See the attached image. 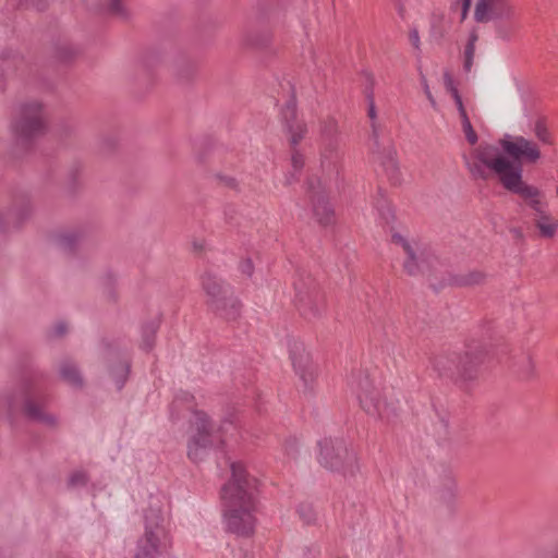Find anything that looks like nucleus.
<instances>
[{"label":"nucleus","mask_w":558,"mask_h":558,"mask_svg":"<svg viewBox=\"0 0 558 558\" xmlns=\"http://www.w3.org/2000/svg\"><path fill=\"white\" fill-rule=\"evenodd\" d=\"M463 161L475 179L487 180L490 174L496 175L502 186L520 195L532 211L547 205L542 190L523 181V166L510 161L497 147L475 146L463 155Z\"/></svg>","instance_id":"f257e3e1"},{"label":"nucleus","mask_w":558,"mask_h":558,"mask_svg":"<svg viewBox=\"0 0 558 558\" xmlns=\"http://www.w3.org/2000/svg\"><path fill=\"white\" fill-rule=\"evenodd\" d=\"M231 478L221 487L223 518L227 530L238 536L254 533L257 481L240 462H230Z\"/></svg>","instance_id":"f03ea898"},{"label":"nucleus","mask_w":558,"mask_h":558,"mask_svg":"<svg viewBox=\"0 0 558 558\" xmlns=\"http://www.w3.org/2000/svg\"><path fill=\"white\" fill-rule=\"evenodd\" d=\"M234 421H191L187 429V457L193 463L207 459L211 450L225 444L226 435L235 429Z\"/></svg>","instance_id":"7ed1b4c3"},{"label":"nucleus","mask_w":558,"mask_h":558,"mask_svg":"<svg viewBox=\"0 0 558 558\" xmlns=\"http://www.w3.org/2000/svg\"><path fill=\"white\" fill-rule=\"evenodd\" d=\"M144 523L145 531L137 541L134 558H159L168 539L163 504L159 497L151 496L149 498Z\"/></svg>","instance_id":"20e7f679"},{"label":"nucleus","mask_w":558,"mask_h":558,"mask_svg":"<svg viewBox=\"0 0 558 558\" xmlns=\"http://www.w3.org/2000/svg\"><path fill=\"white\" fill-rule=\"evenodd\" d=\"M360 407L369 416L397 415L400 401L392 388L379 387L367 375L360 374L351 384Z\"/></svg>","instance_id":"39448f33"},{"label":"nucleus","mask_w":558,"mask_h":558,"mask_svg":"<svg viewBox=\"0 0 558 558\" xmlns=\"http://www.w3.org/2000/svg\"><path fill=\"white\" fill-rule=\"evenodd\" d=\"M23 414L28 418H51L47 412V400L33 396L23 388H12L0 396V415Z\"/></svg>","instance_id":"423d86ee"},{"label":"nucleus","mask_w":558,"mask_h":558,"mask_svg":"<svg viewBox=\"0 0 558 558\" xmlns=\"http://www.w3.org/2000/svg\"><path fill=\"white\" fill-rule=\"evenodd\" d=\"M319 453L318 462L326 469L354 475L356 471V456L349 449L344 439L339 437H325L317 442Z\"/></svg>","instance_id":"0eeeda50"},{"label":"nucleus","mask_w":558,"mask_h":558,"mask_svg":"<svg viewBox=\"0 0 558 558\" xmlns=\"http://www.w3.org/2000/svg\"><path fill=\"white\" fill-rule=\"evenodd\" d=\"M46 112L41 101L31 99L22 102L11 124L13 134L23 140H31L44 132Z\"/></svg>","instance_id":"6e6552de"},{"label":"nucleus","mask_w":558,"mask_h":558,"mask_svg":"<svg viewBox=\"0 0 558 558\" xmlns=\"http://www.w3.org/2000/svg\"><path fill=\"white\" fill-rule=\"evenodd\" d=\"M481 145H489V143ZM490 146L497 147L506 158L521 166L522 163L535 165L543 157L538 143L523 135L506 133Z\"/></svg>","instance_id":"1a4fd4ad"},{"label":"nucleus","mask_w":558,"mask_h":558,"mask_svg":"<svg viewBox=\"0 0 558 558\" xmlns=\"http://www.w3.org/2000/svg\"><path fill=\"white\" fill-rule=\"evenodd\" d=\"M478 363V357H472L469 353H465L463 356L457 353H447L438 355L430 361V365H434L441 375L453 371V375H458L464 383L476 378V366Z\"/></svg>","instance_id":"9d476101"},{"label":"nucleus","mask_w":558,"mask_h":558,"mask_svg":"<svg viewBox=\"0 0 558 558\" xmlns=\"http://www.w3.org/2000/svg\"><path fill=\"white\" fill-rule=\"evenodd\" d=\"M290 356L295 375L304 392H313L318 376V365H315L311 354L302 343H294L290 348Z\"/></svg>","instance_id":"9b49d317"},{"label":"nucleus","mask_w":558,"mask_h":558,"mask_svg":"<svg viewBox=\"0 0 558 558\" xmlns=\"http://www.w3.org/2000/svg\"><path fill=\"white\" fill-rule=\"evenodd\" d=\"M515 15V4L512 0H477L474 19L478 23L490 21H509Z\"/></svg>","instance_id":"f8f14e48"},{"label":"nucleus","mask_w":558,"mask_h":558,"mask_svg":"<svg viewBox=\"0 0 558 558\" xmlns=\"http://www.w3.org/2000/svg\"><path fill=\"white\" fill-rule=\"evenodd\" d=\"M207 294L213 299L214 306L221 316L234 319L240 313V303L234 298H228V287L220 280L208 278L204 282Z\"/></svg>","instance_id":"ddd939ff"},{"label":"nucleus","mask_w":558,"mask_h":558,"mask_svg":"<svg viewBox=\"0 0 558 558\" xmlns=\"http://www.w3.org/2000/svg\"><path fill=\"white\" fill-rule=\"evenodd\" d=\"M392 240L400 245L405 254L404 268L410 275L424 270L428 263L427 251L416 241H409L401 234H393Z\"/></svg>","instance_id":"4468645a"},{"label":"nucleus","mask_w":558,"mask_h":558,"mask_svg":"<svg viewBox=\"0 0 558 558\" xmlns=\"http://www.w3.org/2000/svg\"><path fill=\"white\" fill-rule=\"evenodd\" d=\"M171 415L177 418H186L195 416L196 418H206L207 414L196 398L187 391H180L174 396L170 405Z\"/></svg>","instance_id":"2eb2a0df"},{"label":"nucleus","mask_w":558,"mask_h":558,"mask_svg":"<svg viewBox=\"0 0 558 558\" xmlns=\"http://www.w3.org/2000/svg\"><path fill=\"white\" fill-rule=\"evenodd\" d=\"M534 226L539 236L544 239H553L558 231V219H556L548 210V205L543 206L533 211Z\"/></svg>","instance_id":"dca6fc26"},{"label":"nucleus","mask_w":558,"mask_h":558,"mask_svg":"<svg viewBox=\"0 0 558 558\" xmlns=\"http://www.w3.org/2000/svg\"><path fill=\"white\" fill-rule=\"evenodd\" d=\"M282 117L290 134V142L294 146L303 138L306 128L302 122L295 120V106L292 101L287 105Z\"/></svg>","instance_id":"f3484780"},{"label":"nucleus","mask_w":558,"mask_h":558,"mask_svg":"<svg viewBox=\"0 0 558 558\" xmlns=\"http://www.w3.org/2000/svg\"><path fill=\"white\" fill-rule=\"evenodd\" d=\"M58 372L63 381L72 388H81L84 385L83 376L77 365L69 359L62 360L58 365Z\"/></svg>","instance_id":"a211bd4d"},{"label":"nucleus","mask_w":558,"mask_h":558,"mask_svg":"<svg viewBox=\"0 0 558 558\" xmlns=\"http://www.w3.org/2000/svg\"><path fill=\"white\" fill-rule=\"evenodd\" d=\"M478 41V31L477 28H472L469 31L465 40L462 46V59H463V70L469 73L471 72L474 64V52L475 46Z\"/></svg>","instance_id":"6ab92c4d"},{"label":"nucleus","mask_w":558,"mask_h":558,"mask_svg":"<svg viewBox=\"0 0 558 558\" xmlns=\"http://www.w3.org/2000/svg\"><path fill=\"white\" fill-rule=\"evenodd\" d=\"M532 131L535 138L537 140L536 143H538V145L543 144L550 146L554 144V135L549 130L546 120L543 117H537L533 121Z\"/></svg>","instance_id":"aec40b11"},{"label":"nucleus","mask_w":558,"mask_h":558,"mask_svg":"<svg viewBox=\"0 0 558 558\" xmlns=\"http://www.w3.org/2000/svg\"><path fill=\"white\" fill-rule=\"evenodd\" d=\"M457 483L453 478L448 477L444 481L441 486L438 488L439 500L445 504L449 509L453 508L457 498Z\"/></svg>","instance_id":"412c9836"},{"label":"nucleus","mask_w":558,"mask_h":558,"mask_svg":"<svg viewBox=\"0 0 558 558\" xmlns=\"http://www.w3.org/2000/svg\"><path fill=\"white\" fill-rule=\"evenodd\" d=\"M536 363L531 355H526L517 363V376L521 381H531L536 377Z\"/></svg>","instance_id":"4be33fe9"},{"label":"nucleus","mask_w":558,"mask_h":558,"mask_svg":"<svg viewBox=\"0 0 558 558\" xmlns=\"http://www.w3.org/2000/svg\"><path fill=\"white\" fill-rule=\"evenodd\" d=\"M313 210L320 223L328 225L331 222L333 210L323 195H318L317 198L314 199Z\"/></svg>","instance_id":"5701e85b"},{"label":"nucleus","mask_w":558,"mask_h":558,"mask_svg":"<svg viewBox=\"0 0 558 558\" xmlns=\"http://www.w3.org/2000/svg\"><path fill=\"white\" fill-rule=\"evenodd\" d=\"M383 166L385 168V171L389 178V180L395 185H399L401 183V174H400V167L399 162L396 158V153L392 150H389L383 161Z\"/></svg>","instance_id":"b1692460"},{"label":"nucleus","mask_w":558,"mask_h":558,"mask_svg":"<svg viewBox=\"0 0 558 558\" xmlns=\"http://www.w3.org/2000/svg\"><path fill=\"white\" fill-rule=\"evenodd\" d=\"M82 239L81 232L77 230H66L61 232L58 238V244L64 250L74 247Z\"/></svg>","instance_id":"393cba45"},{"label":"nucleus","mask_w":558,"mask_h":558,"mask_svg":"<svg viewBox=\"0 0 558 558\" xmlns=\"http://www.w3.org/2000/svg\"><path fill=\"white\" fill-rule=\"evenodd\" d=\"M458 111H459V114H460V118H461L462 130H463V133L465 135L466 141L471 145H475L476 142H477V134L475 133V131L472 128V124H471V122H470V120L468 118V114H466V111L464 109V106L461 107V108H458Z\"/></svg>","instance_id":"a878e982"},{"label":"nucleus","mask_w":558,"mask_h":558,"mask_svg":"<svg viewBox=\"0 0 558 558\" xmlns=\"http://www.w3.org/2000/svg\"><path fill=\"white\" fill-rule=\"evenodd\" d=\"M337 133V123L333 120L328 121L326 126L323 130L324 136L328 140V144L325 148V151L323 153V158H327V154H331L333 150H336V142H332V135Z\"/></svg>","instance_id":"bb28decb"},{"label":"nucleus","mask_w":558,"mask_h":558,"mask_svg":"<svg viewBox=\"0 0 558 558\" xmlns=\"http://www.w3.org/2000/svg\"><path fill=\"white\" fill-rule=\"evenodd\" d=\"M298 514L305 524H311L316 520V512L310 502H301L298 506Z\"/></svg>","instance_id":"cd10ccee"},{"label":"nucleus","mask_w":558,"mask_h":558,"mask_svg":"<svg viewBox=\"0 0 558 558\" xmlns=\"http://www.w3.org/2000/svg\"><path fill=\"white\" fill-rule=\"evenodd\" d=\"M444 85H445L446 89L451 94L457 108L463 107V102H462L459 92L454 85L453 77L449 73H445V75H444Z\"/></svg>","instance_id":"c85d7f7f"},{"label":"nucleus","mask_w":558,"mask_h":558,"mask_svg":"<svg viewBox=\"0 0 558 558\" xmlns=\"http://www.w3.org/2000/svg\"><path fill=\"white\" fill-rule=\"evenodd\" d=\"M158 329V324L156 322L149 323L143 329V342L142 347L145 350H149L153 347V337Z\"/></svg>","instance_id":"c756f323"},{"label":"nucleus","mask_w":558,"mask_h":558,"mask_svg":"<svg viewBox=\"0 0 558 558\" xmlns=\"http://www.w3.org/2000/svg\"><path fill=\"white\" fill-rule=\"evenodd\" d=\"M532 558H558V545L538 546Z\"/></svg>","instance_id":"7c9ffc66"},{"label":"nucleus","mask_w":558,"mask_h":558,"mask_svg":"<svg viewBox=\"0 0 558 558\" xmlns=\"http://www.w3.org/2000/svg\"><path fill=\"white\" fill-rule=\"evenodd\" d=\"M291 165L293 168V173H291L287 177V184L292 183V181L294 180L295 173L299 170H301L304 165V157L300 151L295 150L292 153Z\"/></svg>","instance_id":"2f4dec72"},{"label":"nucleus","mask_w":558,"mask_h":558,"mask_svg":"<svg viewBox=\"0 0 558 558\" xmlns=\"http://www.w3.org/2000/svg\"><path fill=\"white\" fill-rule=\"evenodd\" d=\"M69 486L72 488L83 487L87 484V475L83 471H75L69 478Z\"/></svg>","instance_id":"473e14b6"},{"label":"nucleus","mask_w":558,"mask_h":558,"mask_svg":"<svg viewBox=\"0 0 558 558\" xmlns=\"http://www.w3.org/2000/svg\"><path fill=\"white\" fill-rule=\"evenodd\" d=\"M129 374V366L126 364H120L112 373L116 378V386L121 389Z\"/></svg>","instance_id":"72a5a7b5"},{"label":"nucleus","mask_w":558,"mask_h":558,"mask_svg":"<svg viewBox=\"0 0 558 558\" xmlns=\"http://www.w3.org/2000/svg\"><path fill=\"white\" fill-rule=\"evenodd\" d=\"M108 4V9L112 14L117 15H123L124 14V7L122 1L123 0H105Z\"/></svg>","instance_id":"f704fd0d"},{"label":"nucleus","mask_w":558,"mask_h":558,"mask_svg":"<svg viewBox=\"0 0 558 558\" xmlns=\"http://www.w3.org/2000/svg\"><path fill=\"white\" fill-rule=\"evenodd\" d=\"M284 451L288 457L295 458L298 453V439L296 438H289L286 440L284 444Z\"/></svg>","instance_id":"c9c22d12"},{"label":"nucleus","mask_w":558,"mask_h":558,"mask_svg":"<svg viewBox=\"0 0 558 558\" xmlns=\"http://www.w3.org/2000/svg\"><path fill=\"white\" fill-rule=\"evenodd\" d=\"M421 85H422V88H423V92L426 96V98L428 99V101L430 102L432 107L433 108H437V102L430 92V88H429V85L427 83V80L424 75H421Z\"/></svg>","instance_id":"e433bc0d"},{"label":"nucleus","mask_w":558,"mask_h":558,"mask_svg":"<svg viewBox=\"0 0 558 558\" xmlns=\"http://www.w3.org/2000/svg\"><path fill=\"white\" fill-rule=\"evenodd\" d=\"M484 275L481 271H472L464 279L463 283L465 284H475L483 280Z\"/></svg>","instance_id":"4c0bfd02"},{"label":"nucleus","mask_w":558,"mask_h":558,"mask_svg":"<svg viewBox=\"0 0 558 558\" xmlns=\"http://www.w3.org/2000/svg\"><path fill=\"white\" fill-rule=\"evenodd\" d=\"M367 102H368V110H367V114H368V118L372 120V122L374 123L375 119H376V108H375V101H374V98H373V94L369 93L367 95Z\"/></svg>","instance_id":"58836bf2"},{"label":"nucleus","mask_w":558,"mask_h":558,"mask_svg":"<svg viewBox=\"0 0 558 558\" xmlns=\"http://www.w3.org/2000/svg\"><path fill=\"white\" fill-rule=\"evenodd\" d=\"M409 40L415 49H420L421 40L416 28H412L409 33Z\"/></svg>","instance_id":"ea45409f"},{"label":"nucleus","mask_w":558,"mask_h":558,"mask_svg":"<svg viewBox=\"0 0 558 558\" xmlns=\"http://www.w3.org/2000/svg\"><path fill=\"white\" fill-rule=\"evenodd\" d=\"M240 269L243 274L251 276L253 272V264L251 259H245L241 263Z\"/></svg>","instance_id":"a19ab883"},{"label":"nucleus","mask_w":558,"mask_h":558,"mask_svg":"<svg viewBox=\"0 0 558 558\" xmlns=\"http://www.w3.org/2000/svg\"><path fill=\"white\" fill-rule=\"evenodd\" d=\"M68 325L63 322L57 323L53 327V332L56 336H62L66 332Z\"/></svg>","instance_id":"79ce46f5"},{"label":"nucleus","mask_w":558,"mask_h":558,"mask_svg":"<svg viewBox=\"0 0 558 558\" xmlns=\"http://www.w3.org/2000/svg\"><path fill=\"white\" fill-rule=\"evenodd\" d=\"M472 0H463L462 2V19H464L468 14V11L471 7Z\"/></svg>","instance_id":"37998d69"},{"label":"nucleus","mask_w":558,"mask_h":558,"mask_svg":"<svg viewBox=\"0 0 558 558\" xmlns=\"http://www.w3.org/2000/svg\"><path fill=\"white\" fill-rule=\"evenodd\" d=\"M397 9L402 19H404L405 8L403 4V0H397Z\"/></svg>","instance_id":"c03bdc74"},{"label":"nucleus","mask_w":558,"mask_h":558,"mask_svg":"<svg viewBox=\"0 0 558 558\" xmlns=\"http://www.w3.org/2000/svg\"><path fill=\"white\" fill-rule=\"evenodd\" d=\"M295 290H296L298 295H300L301 294V290L299 289L298 286H295Z\"/></svg>","instance_id":"a18cd8bd"},{"label":"nucleus","mask_w":558,"mask_h":558,"mask_svg":"<svg viewBox=\"0 0 558 558\" xmlns=\"http://www.w3.org/2000/svg\"><path fill=\"white\" fill-rule=\"evenodd\" d=\"M556 196L558 197V185L555 187Z\"/></svg>","instance_id":"49530a36"}]
</instances>
